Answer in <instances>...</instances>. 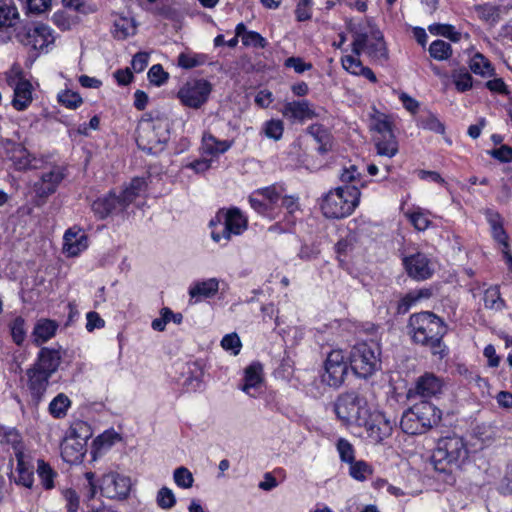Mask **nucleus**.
<instances>
[{"instance_id": "47", "label": "nucleus", "mask_w": 512, "mask_h": 512, "mask_svg": "<svg viewBox=\"0 0 512 512\" xmlns=\"http://www.w3.org/2000/svg\"><path fill=\"white\" fill-rule=\"evenodd\" d=\"M206 57L199 54L181 53L178 56V65L183 69H191L203 65Z\"/></svg>"}, {"instance_id": "50", "label": "nucleus", "mask_w": 512, "mask_h": 512, "mask_svg": "<svg viewBox=\"0 0 512 512\" xmlns=\"http://www.w3.org/2000/svg\"><path fill=\"white\" fill-rule=\"evenodd\" d=\"M336 448L342 462L350 464L355 460L354 447L348 440L344 438L338 439Z\"/></svg>"}, {"instance_id": "61", "label": "nucleus", "mask_w": 512, "mask_h": 512, "mask_svg": "<svg viewBox=\"0 0 512 512\" xmlns=\"http://www.w3.org/2000/svg\"><path fill=\"white\" fill-rule=\"evenodd\" d=\"M63 497L66 501V512H78L79 496L73 489H66L63 491Z\"/></svg>"}, {"instance_id": "34", "label": "nucleus", "mask_w": 512, "mask_h": 512, "mask_svg": "<svg viewBox=\"0 0 512 512\" xmlns=\"http://www.w3.org/2000/svg\"><path fill=\"white\" fill-rule=\"evenodd\" d=\"M135 32L136 26L133 19L120 16L114 20L112 30L114 38L124 40L127 37L134 35Z\"/></svg>"}, {"instance_id": "41", "label": "nucleus", "mask_w": 512, "mask_h": 512, "mask_svg": "<svg viewBox=\"0 0 512 512\" xmlns=\"http://www.w3.org/2000/svg\"><path fill=\"white\" fill-rule=\"evenodd\" d=\"M371 129L375 132L374 135H388L393 133L392 123L388 116L380 113L372 117Z\"/></svg>"}, {"instance_id": "60", "label": "nucleus", "mask_w": 512, "mask_h": 512, "mask_svg": "<svg viewBox=\"0 0 512 512\" xmlns=\"http://www.w3.org/2000/svg\"><path fill=\"white\" fill-rule=\"evenodd\" d=\"M312 6L313 0H299L295 9L296 19L300 22L309 20L311 18Z\"/></svg>"}, {"instance_id": "11", "label": "nucleus", "mask_w": 512, "mask_h": 512, "mask_svg": "<svg viewBox=\"0 0 512 512\" xmlns=\"http://www.w3.org/2000/svg\"><path fill=\"white\" fill-rule=\"evenodd\" d=\"M16 37L21 44L38 52H47L49 46L55 41L52 29L42 23L24 27Z\"/></svg>"}, {"instance_id": "57", "label": "nucleus", "mask_w": 512, "mask_h": 512, "mask_svg": "<svg viewBox=\"0 0 512 512\" xmlns=\"http://www.w3.org/2000/svg\"><path fill=\"white\" fill-rule=\"evenodd\" d=\"M169 74L164 71L160 64L153 65L148 71L150 82L156 86H161L168 80Z\"/></svg>"}, {"instance_id": "46", "label": "nucleus", "mask_w": 512, "mask_h": 512, "mask_svg": "<svg viewBox=\"0 0 512 512\" xmlns=\"http://www.w3.org/2000/svg\"><path fill=\"white\" fill-rule=\"evenodd\" d=\"M173 479L176 485L183 489H189L193 486L194 478L192 473L186 467H178L174 470Z\"/></svg>"}, {"instance_id": "12", "label": "nucleus", "mask_w": 512, "mask_h": 512, "mask_svg": "<svg viewBox=\"0 0 512 512\" xmlns=\"http://www.w3.org/2000/svg\"><path fill=\"white\" fill-rule=\"evenodd\" d=\"M348 372V363L344 352L335 349L328 353L324 362V372L321 375L322 382L330 387H340Z\"/></svg>"}, {"instance_id": "52", "label": "nucleus", "mask_w": 512, "mask_h": 512, "mask_svg": "<svg viewBox=\"0 0 512 512\" xmlns=\"http://www.w3.org/2000/svg\"><path fill=\"white\" fill-rule=\"evenodd\" d=\"M18 457L17 463V472H18V480L17 483L21 484L27 488H31L33 486L34 477L33 472L25 466V463L21 456Z\"/></svg>"}, {"instance_id": "10", "label": "nucleus", "mask_w": 512, "mask_h": 512, "mask_svg": "<svg viewBox=\"0 0 512 512\" xmlns=\"http://www.w3.org/2000/svg\"><path fill=\"white\" fill-rule=\"evenodd\" d=\"M212 91V85L205 79H193L187 81L178 91L177 97L181 104L192 108L199 109L204 105Z\"/></svg>"}, {"instance_id": "30", "label": "nucleus", "mask_w": 512, "mask_h": 512, "mask_svg": "<svg viewBox=\"0 0 512 512\" xmlns=\"http://www.w3.org/2000/svg\"><path fill=\"white\" fill-rule=\"evenodd\" d=\"M233 142L228 140H219L210 133H205L202 137V149L205 154L218 156L230 149Z\"/></svg>"}, {"instance_id": "14", "label": "nucleus", "mask_w": 512, "mask_h": 512, "mask_svg": "<svg viewBox=\"0 0 512 512\" xmlns=\"http://www.w3.org/2000/svg\"><path fill=\"white\" fill-rule=\"evenodd\" d=\"M66 176L63 166L54 165L48 171H44L38 181L33 184V190L38 198L45 200L54 194Z\"/></svg>"}, {"instance_id": "59", "label": "nucleus", "mask_w": 512, "mask_h": 512, "mask_svg": "<svg viewBox=\"0 0 512 512\" xmlns=\"http://www.w3.org/2000/svg\"><path fill=\"white\" fill-rule=\"evenodd\" d=\"M242 43L245 46H252L255 48H265L267 41L258 32L248 31L242 37Z\"/></svg>"}, {"instance_id": "5", "label": "nucleus", "mask_w": 512, "mask_h": 512, "mask_svg": "<svg viewBox=\"0 0 512 512\" xmlns=\"http://www.w3.org/2000/svg\"><path fill=\"white\" fill-rule=\"evenodd\" d=\"M352 51L359 56L367 54L372 60L384 62L388 59V51L382 32L374 26L368 25L364 30L353 33Z\"/></svg>"}, {"instance_id": "2", "label": "nucleus", "mask_w": 512, "mask_h": 512, "mask_svg": "<svg viewBox=\"0 0 512 512\" xmlns=\"http://www.w3.org/2000/svg\"><path fill=\"white\" fill-rule=\"evenodd\" d=\"M441 410L428 401H421L407 409L400 421L402 431L409 435L423 434L441 421Z\"/></svg>"}, {"instance_id": "31", "label": "nucleus", "mask_w": 512, "mask_h": 512, "mask_svg": "<svg viewBox=\"0 0 512 512\" xmlns=\"http://www.w3.org/2000/svg\"><path fill=\"white\" fill-rule=\"evenodd\" d=\"M147 189V183L144 178H133L119 195L124 208L126 209L136 198H138Z\"/></svg>"}, {"instance_id": "49", "label": "nucleus", "mask_w": 512, "mask_h": 512, "mask_svg": "<svg viewBox=\"0 0 512 512\" xmlns=\"http://www.w3.org/2000/svg\"><path fill=\"white\" fill-rule=\"evenodd\" d=\"M430 33L444 36L454 42L460 39V33L456 32L454 27L449 24H432L428 27Z\"/></svg>"}, {"instance_id": "45", "label": "nucleus", "mask_w": 512, "mask_h": 512, "mask_svg": "<svg viewBox=\"0 0 512 512\" xmlns=\"http://www.w3.org/2000/svg\"><path fill=\"white\" fill-rule=\"evenodd\" d=\"M284 189L281 186L271 185L257 190L262 198L270 205L271 208L281 199Z\"/></svg>"}, {"instance_id": "24", "label": "nucleus", "mask_w": 512, "mask_h": 512, "mask_svg": "<svg viewBox=\"0 0 512 512\" xmlns=\"http://www.w3.org/2000/svg\"><path fill=\"white\" fill-rule=\"evenodd\" d=\"M63 240V250L68 256H77L88 247L87 236L80 229L77 231L74 228L68 229L64 234Z\"/></svg>"}, {"instance_id": "48", "label": "nucleus", "mask_w": 512, "mask_h": 512, "mask_svg": "<svg viewBox=\"0 0 512 512\" xmlns=\"http://www.w3.org/2000/svg\"><path fill=\"white\" fill-rule=\"evenodd\" d=\"M407 217L418 231H425L431 225L428 213L421 209L407 213Z\"/></svg>"}, {"instance_id": "38", "label": "nucleus", "mask_w": 512, "mask_h": 512, "mask_svg": "<svg viewBox=\"0 0 512 512\" xmlns=\"http://www.w3.org/2000/svg\"><path fill=\"white\" fill-rule=\"evenodd\" d=\"M37 474L45 489L49 490L54 487V478L57 473L44 460L40 459L37 461Z\"/></svg>"}, {"instance_id": "27", "label": "nucleus", "mask_w": 512, "mask_h": 512, "mask_svg": "<svg viewBox=\"0 0 512 512\" xmlns=\"http://www.w3.org/2000/svg\"><path fill=\"white\" fill-rule=\"evenodd\" d=\"M373 143L377 155L392 158L399 151V143L394 133L388 135H374Z\"/></svg>"}, {"instance_id": "7", "label": "nucleus", "mask_w": 512, "mask_h": 512, "mask_svg": "<svg viewBox=\"0 0 512 512\" xmlns=\"http://www.w3.org/2000/svg\"><path fill=\"white\" fill-rule=\"evenodd\" d=\"M335 413L346 424L362 425L368 416L367 400L355 391L344 393L335 403Z\"/></svg>"}, {"instance_id": "15", "label": "nucleus", "mask_w": 512, "mask_h": 512, "mask_svg": "<svg viewBox=\"0 0 512 512\" xmlns=\"http://www.w3.org/2000/svg\"><path fill=\"white\" fill-rule=\"evenodd\" d=\"M21 74L19 69H13L7 76V82L14 90L12 105L18 111L25 110L32 102V85Z\"/></svg>"}, {"instance_id": "63", "label": "nucleus", "mask_w": 512, "mask_h": 512, "mask_svg": "<svg viewBox=\"0 0 512 512\" xmlns=\"http://www.w3.org/2000/svg\"><path fill=\"white\" fill-rule=\"evenodd\" d=\"M342 66L346 71L354 75H358L359 70L363 67L361 61L351 55L342 58Z\"/></svg>"}, {"instance_id": "28", "label": "nucleus", "mask_w": 512, "mask_h": 512, "mask_svg": "<svg viewBox=\"0 0 512 512\" xmlns=\"http://www.w3.org/2000/svg\"><path fill=\"white\" fill-rule=\"evenodd\" d=\"M218 289L219 281L216 278H210L192 284L189 288V295L198 301L202 298L213 297L218 292Z\"/></svg>"}, {"instance_id": "8", "label": "nucleus", "mask_w": 512, "mask_h": 512, "mask_svg": "<svg viewBox=\"0 0 512 512\" xmlns=\"http://www.w3.org/2000/svg\"><path fill=\"white\" fill-rule=\"evenodd\" d=\"M379 348L366 342L356 344L350 353V367L360 378L371 376L380 365Z\"/></svg>"}, {"instance_id": "56", "label": "nucleus", "mask_w": 512, "mask_h": 512, "mask_svg": "<svg viewBox=\"0 0 512 512\" xmlns=\"http://www.w3.org/2000/svg\"><path fill=\"white\" fill-rule=\"evenodd\" d=\"M221 346L224 350L231 351L233 355H238L242 344L239 336L236 333H230L222 338Z\"/></svg>"}, {"instance_id": "55", "label": "nucleus", "mask_w": 512, "mask_h": 512, "mask_svg": "<svg viewBox=\"0 0 512 512\" xmlns=\"http://www.w3.org/2000/svg\"><path fill=\"white\" fill-rule=\"evenodd\" d=\"M65 7L75 10L81 14L87 15L96 11V6L87 3L85 0H62Z\"/></svg>"}, {"instance_id": "32", "label": "nucleus", "mask_w": 512, "mask_h": 512, "mask_svg": "<svg viewBox=\"0 0 512 512\" xmlns=\"http://www.w3.org/2000/svg\"><path fill=\"white\" fill-rule=\"evenodd\" d=\"M307 133L319 144V147L317 148L319 153L325 154L331 150V135L324 126L320 124H312L307 128Z\"/></svg>"}, {"instance_id": "26", "label": "nucleus", "mask_w": 512, "mask_h": 512, "mask_svg": "<svg viewBox=\"0 0 512 512\" xmlns=\"http://www.w3.org/2000/svg\"><path fill=\"white\" fill-rule=\"evenodd\" d=\"M58 327L59 324L55 320L47 318L39 319L36 322L32 332L33 342L37 346L47 342L48 340L55 336Z\"/></svg>"}, {"instance_id": "35", "label": "nucleus", "mask_w": 512, "mask_h": 512, "mask_svg": "<svg viewBox=\"0 0 512 512\" xmlns=\"http://www.w3.org/2000/svg\"><path fill=\"white\" fill-rule=\"evenodd\" d=\"M469 68L474 74L482 77H491L495 72L491 62L481 53L474 54L470 59Z\"/></svg>"}, {"instance_id": "17", "label": "nucleus", "mask_w": 512, "mask_h": 512, "mask_svg": "<svg viewBox=\"0 0 512 512\" xmlns=\"http://www.w3.org/2000/svg\"><path fill=\"white\" fill-rule=\"evenodd\" d=\"M407 274L418 281L429 279L434 273V265L423 253H415L403 259Z\"/></svg>"}, {"instance_id": "1", "label": "nucleus", "mask_w": 512, "mask_h": 512, "mask_svg": "<svg viewBox=\"0 0 512 512\" xmlns=\"http://www.w3.org/2000/svg\"><path fill=\"white\" fill-rule=\"evenodd\" d=\"M447 330L444 320L430 311L412 314L407 324L408 335L412 342L428 349L439 359L448 355L447 346L443 342Z\"/></svg>"}, {"instance_id": "33", "label": "nucleus", "mask_w": 512, "mask_h": 512, "mask_svg": "<svg viewBox=\"0 0 512 512\" xmlns=\"http://www.w3.org/2000/svg\"><path fill=\"white\" fill-rule=\"evenodd\" d=\"M262 382V365L260 363H252L245 369L244 385L242 390L252 395L250 390L258 387Z\"/></svg>"}, {"instance_id": "9", "label": "nucleus", "mask_w": 512, "mask_h": 512, "mask_svg": "<svg viewBox=\"0 0 512 512\" xmlns=\"http://www.w3.org/2000/svg\"><path fill=\"white\" fill-rule=\"evenodd\" d=\"M216 217L219 222L223 220L224 223L221 232L212 231L211 233L212 239L217 243L224 240V244H226L232 235H241L247 229L248 220L237 207L227 210L222 209L217 213Z\"/></svg>"}, {"instance_id": "44", "label": "nucleus", "mask_w": 512, "mask_h": 512, "mask_svg": "<svg viewBox=\"0 0 512 512\" xmlns=\"http://www.w3.org/2000/svg\"><path fill=\"white\" fill-rule=\"evenodd\" d=\"M18 17L17 8L14 5H0V28L13 26Z\"/></svg>"}, {"instance_id": "39", "label": "nucleus", "mask_w": 512, "mask_h": 512, "mask_svg": "<svg viewBox=\"0 0 512 512\" xmlns=\"http://www.w3.org/2000/svg\"><path fill=\"white\" fill-rule=\"evenodd\" d=\"M451 77L458 92H466L473 86V78L465 69L454 70Z\"/></svg>"}, {"instance_id": "18", "label": "nucleus", "mask_w": 512, "mask_h": 512, "mask_svg": "<svg viewBox=\"0 0 512 512\" xmlns=\"http://www.w3.org/2000/svg\"><path fill=\"white\" fill-rule=\"evenodd\" d=\"M7 147H11L9 158L17 170L39 169L42 167L43 161L32 156L21 144L7 141Z\"/></svg>"}, {"instance_id": "22", "label": "nucleus", "mask_w": 512, "mask_h": 512, "mask_svg": "<svg viewBox=\"0 0 512 512\" xmlns=\"http://www.w3.org/2000/svg\"><path fill=\"white\" fill-rule=\"evenodd\" d=\"M442 381L434 374L426 373L419 377L416 381L413 390H410V394H414L420 398H431L441 392Z\"/></svg>"}, {"instance_id": "6", "label": "nucleus", "mask_w": 512, "mask_h": 512, "mask_svg": "<svg viewBox=\"0 0 512 512\" xmlns=\"http://www.w3.org/2000/svg\"><path fill=\"white\" fill-rule=\"evenodd\" d=\"M136 142L140 149L154 153L162 149L169 138L168 124L162 119L143 117L137 126Z\"/></svg>"}, {"instance_id": "53", "label": "nucleus", "mask_w": 512, "mask_h": 512, "mask_svg": "<svg viewBox=\"0 0 512 512\" xmlns=\"http://www.w3.org/2000/svg\"><path fill=\"white\" fill-rule=\"evenodd\" d=\"M57 98L59 103L69 109H76L83 102L81 96L71 90H64L60 92Z\"/></svg>"}, {"instance_id": "13", "label": "nucleus", "mask_w": 512, "mask_h": 512, "mask_svg": "<svg viewBox=\"0 0 512 512\" xmlns=\"http://www.w3.org/2000/svg\"><path fill=\"white\" fill-rule=\"evenodd\" d=\"M101 494L109 499H125L131 489V480L125 475L109 472L101 478Z\"/></svg>"}, {"instance_id": "16", "label": "nucleus", "mask_w": 512, "mask_h": 512, "mask_svg": "<svg viewBox=\"0 0 512 512\" xmlns=\"http://www.w3.org/2000/svg\"><path fill=\"white\" fill-rule=\"evenodd\" d=\"M362 424L366 426L369 441L373 444H379L392 434L395 421L388 418L384 413L378 412L372 416L370 421H367L366 418L365 421H362Z\"/></svg>"}, {"instance_id": "4", "label": "nucleus", "mask_w": 512, "mask_h": 512, "mask_svg": "<svg viewBox=\"0 0 512 512\" xmlns=\"http://www.w3.org/2000/svg\"><path fill=\"white\" fill-rule=\"evenodd\" d=\"M360 190L357 185L337 187L330 191L321 203L325 217L340 219L349 216L359 204Z\"/></svg>"}, {"instance_id": "20", "label": "nucleus", "mask_w": 512, "mask_h": 512, "mask_svg": "<svg viewBox=\"0 0 512 512\" xmlns=\"http://www.w3.org/2000/svg\"><path fill=\"white\" fill-rule=\"evenodd\" d=\"M125 210L122 201L114 192L96 199L92 203V211L99 219H105L109 215L117 214Z\"/></svg>"}, {"instance_id": "40", "label": "nucleus", "mask_w": 512, "mask_h": 512, "mask_svg": "<svg viewBox=\"0 0 512 512\" xmlns=\"http://www.w3.org/2000/svg\"><path fill=\"white\" fill-rule=\"evenodd\" d=\"M70 405V399L65 394L60 393L50 402L49 412L56 418H62L66 415Z\"/></svg>"}, {"instance_id": "51", "label": "nucleus", "mask_w": 512, "mask_h": 512, "mask_svg": "<svg viewBox=\"0 0 512 512\" xmlns=\"http://www.w3.org/2000/svg\"><path fill=\"white\" fill-rule=\"evenodd\" d=\"M11 336L17 345H22L26 338V325L22 317H16L10 324Z\"/></svg>"}, {"instance_id": "43", "label": "nucleus", "mask_w": 512, "mask_h": 512, "mask_svg": "<svg viewBox=\"0 0 512 512\" xmlns=\"http://www.w3.org/2000/svg\"><path fill=\"white\" fill-rule=\"evenodd\" d=\"M262 131L266 137L277 141L283 135V122L279 119L268 120L263 124Z\"/></svg>"}, {"instance_id": "42", "label": "nucleus", "mask_w": 512, "mask_h": 512, "mask_svg": "<svg viewBox=\"0 0 512 512\" xmlns=\"http://www.w3.org/2000/svg\"><path fill=\"white\" fill-rule=\"evenodd\" d=\"M429 53L436 60H446L452 54L451 45L443 40L433 41L429 47Z\"/></svg>"}, {"instance_id": "37", "label": "nucleus", "mask_w": 512, "mask_h": 512, "mask_svg": "<svg viewBox=\"0 0 512 512\" xmlns=\"http://www.w3.org/2000/svg\"><path fill=\"white\" fill-rule=\"evenodd\" d=\"M349 467V475L360 482L366 481L373 473V468L363 460H354Z\"/></svg>"}, {"instance_id": "25", "label": "nucleus", "mask_w": 512, "mask_h": 512, "mask_svg": "<svg viewBox=\"0 0 512 512\" xmlns=\"http://www.w3.org/2000/svg\"><path fill=\"white\" fill-rule=\"evenodd\" d=\"M28 387L32 397L39 401L44 395L48 384L50 375L32 366L27 370Z\"/></svg>"}, {"instance_id": "19", "label": "nucleus", "mask_w": 512, "mask_h": 512, "mask_svg": "<svg viewBox=\"0 0 512 512\" xmlns=\"http://www.w3.org/2000/svg\"><path fill=\"white\" fill-rule=\"evenodd\" d=\"M281 113L285 118L300 123L318 116L308 100L286 102Z\"/></svg>"}, {"instance_id": "54", "label": "nucleus", "mask_w": 512, "mask_h": 512, "mask_svg": "<svg viewBox=\"0 0 512 512\" xmlns=\"http://www.w3.org/2000/svg\"><path fill=\"white\" fill-rule=\"evenodd\" d=\"M157 504L162 509H171L176 504V498L173 491L167 487H162L156 497Z\"/></svg>"}, {"instance_id": "29", "label": "nucleus", "mask_w": 512, "mask_h": 512, "mask_svg": "<svg viewBox=\"0 0 512 512\" xmlns=\"http://www.w3.org/2000/svg\"><path fill=\"white\" fill-rule=\"evenodd\" d=\"M486 218L491 227L492 237L499 244L503 245V249H508V236L503 228L502 218L499 213L488 210Z\"/></svg>"}, {"instance_id": "21", "label": "nucleus", "mask_w": 512, "mask_h": 512, "mask_svg": "<svg viewBox=\"0 0 512 512\" xmlns=\"http://www.w3.org/2000/svg\"><path fill=\"white\" fill-rule=\"evenodd\" d=\"M86 452L85 439L75 436L65 438L61 444V456L67 463L75 464L82 461Z\"/></svg>"}, {"instance_id": "62", "label": "nucleus", "mask_w": 512, "mask_h": 512, "mask_svg": "<svg viewBox=\"0 0 512 512\" xmlns=\"http://www.w3.org/2000/svg\"><path fill=\"white\" fill-rule=\"evenodd\" d=\"M149 62V54L146 52L136 53L131 61L132 69L136 73H140L145 70Z\"/></svg>"}, {"instance_id": "58", "label": "nucleus", "mask_w": 512, "mask_h": 512, "mask_svg": "<svg viewBox=\"0 0 512 512\" xmlns=\"http://www.w3.org/2000/svg\"><path fill=\"white\" fill-rule=\"evenodd\" d=\"M249 203L251 207L259 214L261 215H268L272 208L270 205L260 196V194H257V190L252 193V195L249 197Z\"/></svg>"}, {"instance_id": "3", "label": "nucleus", "mask_w": 512, "mask_h": 512, "mask_svg": "<svg viewBox=\"0 0 512 512\" xmlns=\"http://www.w3.org/2000/svg\"><path fill=\"white\" fill-rule=\"evenodd\" d=\"M468 458V449L464 440L458 436L446 437L439 440L432 455V463L436 471L451 473L459 468Z\"/></svg>"}, {"instance_id": "64", "label": "nucleus", "mask_w": 512, "mask_h": 512, "mask_svg": "<svg viewBox=\"0 0 512 512\" xmlns=\"http://www.w3.org/2000/svg\"><path fill=\"white\" fill-rule=\"evenodd\" d=\"M489 154L499 160L500 162H511L512 161V148L507 145H502L497 149H493Z\"/></svg>"}, {"instance_id": "36", "label": "nucleus", "mask_w": 512, "mask_h": 512, "mask_svg": "<svg viewBox=\"0 0 512 512\" xmlns=\"http://www.w3.org/2000/svg\"><path fill=\"white\" fill-rule=\"evenodd\" d=\"M484 305L487 309L501 311L505 308V301L501 298L498 286L489 287L483 296Z\"/></svg>"}, {"instance_id": "23", "label": "nucleus", "mask_w": 512, "mask_h": 512, "mask_svg": "<svg viewBox=\"0 0 512 512\" xmlns=\"http://www.w3.org/2000/svg\"><path fill=\"white\" fill-rule=\"evenodd\" d=\"M61 360L62 354L59 349L43 347L33 366L52 376L58 370Z\"/></svg>"}]
</instances>
